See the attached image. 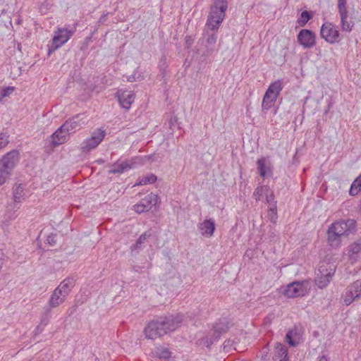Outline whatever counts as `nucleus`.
Listing matches in <instances>:
<instances>
[{"mask_svg":"<svg viewBox=\"0 0 361 361\" xmlns=\"http://www.w3.org/2000/svg\"><path fill=\"white\" fill-rule=\"evenodd\" d=\"M217 36L214 33L208 34L207 38L206 39V42L208 47V49H210L212 50L214 49V47L216 42Z\"/></svg>","mask_w":361,"mask_h":361,"instance_id":"e433bc0d","label":"nucleus"},{"mask_svg":"<svg viewBox=\"0 0 361 361\" xmlns=\"http://www.w3.org/2000/svg\"><path fill=\"white\" fill-rule=\"evenodd\" d=\"M57 234L51 233L47 236V241L49 245L54 246L56 244Z\"/></svg>","mask_w":361,"mask_h":361,"instance_id":"a19ab883","label":"nucleus"},{"mask_svg":"<svg viewBox=\"0 0 361 361\" xmlns=\"http://www.w3.org/2000/svg\"><path fill=\"white\" fill-rule=\"evenodd\" d=\"M65 129L59 128L50 137V145L52 147H56L65 143L68 140V135Z\"/></svg>","mask_w":361,"mask_h":361,"instance_id":"a211bd4d","label":"nucleus"},{"mask_svg":"<svg viewBox=\"0 0 361 361\" xmlns=\"http://www.w3.org/2000/svg\"><path fill=\"white\" fill-rule=\"evenodd\" d=\"M356 222L353 219L341 221L332 224L329 227L342 236H348L355 229Z\"/></svg>","mask_w":361,"mask_h":361,"instance_id":"1a4fd4ad","label":"nucleus"},{"mask_svg":"<svg viewBox=\"0 0 361 361\" xmlns=\"http://www.w3.org/2000/svg\"><path fill=\"white\" fill-rule=\"evenodd\" d=\"M274 361H288L287 348L281 343H276L274 345Z\"/></svg>","mask_w":361,"mask_h":361,"instance_id":"412c9836","label":"nucleus"},{"mask_svg":"<svg viewBox=\"0 0 361 361\" xmlns=\"http://www.w3.org/2000/svg\"><path fill=\"white\" fill-rule=\"evenodd\" d=\"M285 338L289 345L295 347L300 343V336L298 332L290 330L287 332Z\"/></svg>","mask_w":361,"mask_h":361,"instance_id":"a878e982","label":"nucleus"},{"mask_svg":"<svg viewBox=\"0 0 361 361\" xmlns=\"http://www.w3.org/2000/svg\"><path fill=\"white\" fill-rule=\"evenodd\" d=\"M354 183V186L357 185L361 188V174L353 182Z\"/></svg>","mask_w":361,"mask_h":361,"instance_id":"de8ad7c7","label":"nucleus"},{"mask_svg":"<svg viewBox=\"0 0 361 361\" xmlns=\"http://www.w3.org/2000/svg\"><path fill=\"white\" fill-rule=\"evenodd\" d=\"M360 190H361V188L360 186H358L357 185H355L354 186V183H352L350 190H349V193L350 195L355 196L358 194V192L360 191Z\"/></svg>","mask_w":361,"mask_h":361,"instance_id":"79ce46f5","label":"nucleus"},{"mask_svg":"<svg viewBox=\"0 0 361 361\" xmlns=\"http://www.w3.org/2000/svg\"><path fill=\"white\" fill-rule=\"evenodd\" d=\"M268 219L270 221L275 224L277 221L278 216H277V209L276 204H274L271 206L268 211Z\"/></svg>","mask_w":361,"mask_h":361,"instance_id":"f704fd0d","label":"nucleus"},{"mask_svg":"<svg viewBox=\"0 0 361 361\" xmlns=\"http://www.w3.org/2000/svg\"><path fill=\"white\" fill-rule=\"evenodd\" d=\"M361 296V279L351 283L347 288L344 302L349 305L352 302Z\"/></svg>","mask_w":361,"mask_h":361,"instance_id":"4468645a","label":"nucleus"},{"mask_svg":"<svg viewBox=\"0 0 361 361\" xmlns=\"http://www.w3.org/2000/svg\"><path fill=\"white\" fill-rule=\"evenodd\" d=\"M334 272L335 269L330 268V269H328L326 266H320L315 279L316 285L319 288H325L330 282Z\"/></svg>","mask_w":361,"mask_h":361,"instance_id":"9d476101","label":"nucleus"},{"mask_svg":"<svg viewBox=\"0 0 361 361\" xmlns=\"http://www.w3.org/2000/svg\"><path fill=\"white\" fill-rule=\"evenodd\" d=\"M14 91L13 87H6L5 88L0 90V100H1L3 98L9 96Z\"/></svg>","mask_w":361,"mask_h":361,"instance_id":"58836bf2","label":"nucleus"},{"mask_svg":"<svg viewBox=\"0 0 361 361\" xmlns=\"http://www.w3.org/2000/svg\"><path fill=\"white\" fill-rule=\"evenodd\" d=\"M338 11L341 16V27L343 31L350 32L353 26L352 21H348V11L347 9V0H337Z\"/></svg>","mask_w":361,"mask_h":361,"instance_id":"9b49d317","label":"nucleus"},{"mask_svg":"<svg viewBox=\"0 0 361 361\" xmlns=\"http://www.w3.org/2000/svg\"><path fill=\"white\" fill-rule=\"evenodd\" d=\"M339 233L329 227L327 230V240L329 245L332 247H338L341 245V238Z\"/></svg>","mask_w":361,"mask_h":361,"instance_id":"5701e85b","label":"nucleus"},{"mask_svg":"<svg viewBox=\"0 0 361 361\" xmlns=\"http://www.w3.org/2000/svg\"><path fill=\"white\" fill-rule=\"evenodd\" d=\"M9 143L8 135L6 133H0V151L5 148Z\"/></svg>","mask_w":361,"mask_h":361,"instance_id":"4c0bfd02","label":"nucleus"},{"mask_svg":"<svg viewBox=\"0 0 361 361\" xmlns=\"http://www.w3.org/2000/svg\"><path fill=\"white\" fill-rule=\"evenodd\" d=\"M264 192V186H258L255 189V190L253 193V196L255 197V198L257 201L259 200V199L262 197V195H263Z\"/></svg>","mask_w":361,"mask_h":361,"instance_id":"ea45409f","label":"nucleus"},{"mask_svg":"<svg viewBox=\"0 0 361 361\" xmlns=\"http://www.w3.org/2000/svg\"><path fill=\"white\" fill-rule=\"evenodd\" d=\"M140 75L136 77V73H134L133 74L127 77V80L130 82H133L137 80H140Z\"/></svg>","mask_w":361,"mask_h":361,"instance_id":"c03bdc74","label":"nucleus"},{"mask_svg":"<svg viewBox=\"0 0 361 361\" xmlns=\"http://www.w3.org/2000/svg\"><path fill=\"white\" fill-rule=\"evenodd\" d=\"M227 8V0H214L207 17V25L212 30H217L225 18Z\"/></svg>","mask_w":361,"mask_h":361,"instance_id":"7ed1b4c3","label":"nucleus"},{"mask_svg":"<svg viewBox=\"0 0 361 361\" xmlns=\"http://www.w3.org/2000/svg\"><path fill=\"white\" fill-rule=\"evenodd\" d=\"M66 298V297L65 295L55 289L53 291L49 298L48 305L46 306V307H50V310H51V308H55L62 304L65 301Z\"/></svg>","mask_w":361,"mask_h":361,"instance_id":"4be33fe9","label":"nucleus"},{"mask_svg":"<svg viewBox=\"0 0 361 361\" xmlns=\"http://www.w3.org/2000/svg\"><path fill=\"white\" fill-rule=\"evenodd\" d=\"M106 135V131L98 128L93 131L90 137L86 139L82 144L80 149L83 153H87L95 149L104 140Z\"/></svg>","mask_w":361,"mask_h":361,"instance_id":"39448f33","label":"nucleus"},{"mask_svg":"<svg viewBox=\"0 0 361 361\" xmlns=\"http://www.w3.org/2000/svg\"><path fill=\"white\" fill-rule=\"evenodd\" d=\"M120 105L128 110L135 99V94L132 91L118 90L116 93Z\"/></svg>","mask_w":361,"mask_h":361,"instance_id":"dca6fc26","label":"nucleus"},{"mask_svg":"<svg viewBox=\"0 0 361 361\" xmlns=\"http://www.w3.org/2000/svg\"><path fill=\"white\" fill-rule=\"evenodd\" d=\"M350 252L353 254H357L361 251V244L354 243L350 246Z\"/></svg>","mask_w":361,"mask_h":361,"instance_id":"37998d69","label":"nucleus"},{"mask_svg":"<svg viewBox=\"0 0 361 361\" xmlns=\"http://www.w3.org/2000/svg\"><path fill=\"white\" fill-rule=\"evenodd\" d=\"M193 44V39L190 36H187L185 37V45L188 48L190 47Z\"/></svg>","mask_w":361,"mask_h":361,"instance_id":"a18cd8bd","label":"nucleus"},{"mask_svg":"<svg viewBox=\"0 0 361 361\" xmlns=\"http://www.w3.org/2000/svg\"><path fill=\"white\" fill-rule=\"evenodd\" d=\"M183 321V315L177 314L160 317L149 322L144 329L147 338L155 339L164 336L170 331H175Z\"/></svg>","mask_w":361,"mask_h":361,"instance_id":"f257e3e1","label":"nucleus"},{"mask_svg":"<svg viewBox=\"0 0 361 361\" xmlns=\"http://www.w3.org/2000/svg\"><path fill=\"white\" fill-rule=\"evenodd\" d=\"M312 17L311 13L304 11L301 13L300 17L298 20L300 26H304Z\"/></svg>","mask_w":361,"mask_h":361,"instance_id":"72a5a7b5","label":"nucleus"},{"mask_svg":"<svg viewBox=\"0 0 361 361\" xmlns=\"http://www.w3.org/2000/svg\"><path fill=\"white\" fill-rule=\"evenodd\" d=\"M230 328L229 322L226 318L220 319L213 325L212 332L216 338H219L221 335L228 331Z\"/></svg>","mask_w":361,"mask_h":361,"instance_id":"6ab92c4d","label":"nucleus"},{"mask_svg":"<svg viewBox=\"0 0 361 361\" xmlns=\"http://www.w3.org/2000/svg\"><path fill=\"white\" fill-rule=\"evenodd\" d=\"M24 186L23 184L20 183L16 185V187L13 189V198L14 202L12 204H9L8 208V219H13L17 217L18 214H16L18 209L20 208L19 203L21 202L22 198L23 197L24 193Z\"/></svg>","mask_w":361,"mask_h":361,"instance_id":"423d86ee","label":"nucleus"},{"mask_svg":"<svg viewBox=\"0 0 361 361\" xmlns=\"http://www.w3.org/2000/svg\"><path fill=\"white\" fill-rule=\"evenodd\" d=\"M75 283V279L74 277H67L56 288L58 292H60L63 295L67 297L71 293L72 288L74 287Z\"/></svg>","mask_w":361,"mask_h":361,"instance_id":"aec40b11","label":"nucleus"},{"mask_svg":"<svg viewBox=\"0 0 361 361\" xmlns=\"http://www.w3.org/2000/svg\"><path fill=\"white\" fill-rule=\"evenodd\" d=\"M155 353L160 359L168 360L171 357V352L166 348H157L155 350Z\"/></svg>","mask_w":361,"mask_h":361,"instance_id":"2f4dec72","label":"nucleus"},{"mask_svg":"<svg viewBox=\"0 0 361 361\" xmlns=\"http://www.w3.org/2000/svg\"><path fill=\"white\" fill-rule=\"evenodd\" d=\"M199 228L203 235L212 236L215 230L214 221L212 219H206L200 224Z\"/></svg>","mask_w":361,"mask_h":361,"instance_id":"393cba45","label":"nucleus"},{"mask_svg":"<svg viewBox=\"0 0 361 361\" xmlns=\"http://www.w3.org/2000/svg\"><path fill=\"white\" fill-rule=\"evenodd\" d=\"M320 35L323 39L330 44L338 42L339 37L338 30L331 23H326L322 25Z\"/></svg>","mask_w":361,"mask_h":361,"instance_id":"f8f14e48","label":"nucleus"},{"mask_svg":"<svg viewBox=\"0 0 361 361\" xmlns=\"http://www.w3.org/2000/svg\"><path fill=\"white\" fill-rule=\"evenodd\" d=\"M158 196L153 194L152 192L148 194L144 199H142L140 203L134 205V210L141 214L149 211L152 205H155L158 201Z\"/></svg>","mask_w":361,"mask_h":361,"instance_id":"ddd939ff","label":"nucleus"},{"mask_svg":"<svg viewBox=\"0 0 361 361\" xmlns=\"http://www.w3.org/2000/svg\"><path fill=\"white\" fill-rule=\"evenodd\" d=\"M309 289V282L307 281H295L286 286L283 293L288 298H298L305 295Z\"/></svg>","mask_w":361,"mask_h":361,"instance_id":"20e7f679","label":"nucleus"},{"mask_svg":"<svg viewBox=\"0 0 361 361\" xmlns=\"http://www.w3.org/2000/svg\"><path fill=\"white\" fill-rule=\"evenodd\" d=\"M318 361H329L327 357L325 355H322L319 357Z\"/></svg>","mask_w":361,"mask_h":361,"instance_id":"09e8293b","label":"nucleus"},{"mask_svg":"<svg viewBox=\"0 0 361 361\" xmlns=\"http://www.w3.org/2000/svg\"><path fill=\"white\" fill-rule=\"evenodd\" d=\"M19 160L20 153L16 149L7 152L0 159V185L10 178Z\"/></svg>","mask_w":361,"mask_h":361,"instance_id":"f03ea898","label":"nucleus"},{"mask_svg":"<svg viewBox=\"0 0 361 361\" xmlns=\"http://www.w3.org/2000/svg\"><path fill=\"white\" fill-rule=\"evenodd\" d=\"M86 123V118L84 114H77L66 121L61 126V129H65L66 133H73L80 129Z\"/></svg>","mask_w":361,"mask_h":361,"instance_id":"6e6552de","label":"nucleus"},{"mask_svg":"<svg viewBox=\"0 0 361 361\" xmlns=\"http://www.w3.org/2000/svg\"><path fill=\"white\" fill-rule=\"evenodd\" d=\"M73 32L67 29L59 28L54 32V36L52 39V42L49 48V55L52 51H54L63 44H64L72 36Z\"/></svg>","mask_w":361,"mask_h":361,"instance_id":"0eeeda50","label":"nucleus"},{"mask_svg":"<svg viewBox=\"0 0 361 361\" xmlns=\"http://www.w3.org/2000/svg\"><path fill=\"white\" fill-rule=\"evenodd\" d=\"M237 344L236 338H228L224 343V349L226 351H229L231 348L236 349L235 345Z\"/></svg>","mask_w":361,"mask_h":361,"instance_id":"c9c22d12","label":"nucleus"},{"mask_svg":"<svg viewBox=\"0 0 361 361\" xmlns=\"http://www.w3.org/2000/svg\"><path fill=\"white\" fill-rule=\"evenodd\" d=\"M108 13L103 14L99 19V23L103 24L107 20Z\"/></svg>","mask_w":361,"mask_h":361,"instance_id":"49530a36","label":"nucleus"},{"mask_svg":"<svg viewBox=\"0 0 361 361\" xmlns=\"http://www.w3.org/2000/svg\"><path fill=\"white\" fill-rule=\"evenodd\" d=\"M219 338H215L214 334L212 332V335H207L200 338L197 341L199 345H202L209 348L213 343L217 341Z\"/></svg>","mask_w":361,"mask_h":361,"instance_id":"7c9ffc66","label":"nucleus"},{"mask_svg":"<svg viewBox=\"0 0 361 361\" xmlns=\"http://www.w3.org/2000/svg\"><path fill=\"white\" fill-rule=\"evenodd\" d=\"M276 99L277 97H276L274 95H272L266 91L263 97L262 108L264 110H269L276 101Z\"/></svg>","mask_w":361,"mask_h":361,"instance_id":"cd10ccee","label":"nucleus"},{"mask_svg":"<svg viewBox=\"0 0 361 361\" xmlns=\"http://www.w3.org/2000/svg\"><path fill=\"white\" fill-rule=\"evenodd\" d=\"M153 235V231L149 229L144 232L139 238L136 240L135 243L131 246V252L138 253L142 250L147 243V239Z\"/></svg>","mask_w":361,"mask_h":361,"instance_id":"f3484780","label":"nucleus"},{"mask_svg":"<svg viewBox=\"0 0 361 361\" xmlns=\"http://www.w3.org/2000/svg\"><path fill=\"white\" fill-rule=\"evenodd\" d=\"M298 41L305 49L312 48L315 45V35L310 30H301L298 35Z\"/></svg>","mask_w":361,"mask_h":361,"instance_id":"2eb2a0df","label":"nucleus"},{"mask_svg":"<svg viewBox=\"0 0 361 361\" xmlns=\"http://www.w3.org/2000/svg\"><path fill=\"white\" fill-rule=\"evenodd\" d=\"M131 169V164L128 161H116L111 165L109 173H122Z\"/></svg>","mask_w":361,"mask_h":361,"instance_id":"b1692460","label":"nucleus"},{"mask_svg":"<svg viewBox=\"0 0 361 361\" xmlns=\"http://www.w3.org/2000/svg\"><path fill=\"white\" fill-rule=\"evenodd\" d=\"M134 269H135V271H138V269H137L135 267H134Z\"/></svg>","mask_w":361,"mask_h":361,"instance_id":"3c124183","label":"nucleus"},{"mask_svg":"<svg viewBox=\"0 0 361 361\" xmlns=\"http://www.w3.org/2000/svg\"><path fill=\"white\" fill-rule=\"evenodd\" d=\"M257 169L259 171V175L265 178L270 173H271V171L269 167L266 166V159L262 157L257 160Z\"/></svg>","mask_w":361,"mask_h":361,"instance_id":"c85d7f7f","label":"nucleus"},{"mask_svg":"<svg viewBox=\"0 0 361 361\" xmlns=\"http://www.w3.org/2000/svg\"><path fill=\"white\" fill-rule=\"evenodd\" d=\"M273 198H274V195L272 194H271L270 196L267 195V202H269Z\"/></svg>","mask_w":361,"mask_h":361,"instance_id":"8fccbe9b","label":"nucleus"},{"mask_svg":"<svg viewBox=\"0 0 361 361\" xmlns=\"http://www.w3.org/2000/svg\"><path fill=\"white\" fill-rule=\"evenodd\" d=\"M157 178L155 175H154L153 173H149L145 176L140 178L137 185H143L147 183H154L157 180Z\"/></svg>","mask_w":361,"mask_h":361,"instance_id":"473e14b6","label":"nucleus"},{"mask_svg":"<svg viewBox=\"0 0 361 361\" xmlns=\"http://www.w3.org/2000/svg\"><path fill=\"white\" fill-rule=\"evenodd\" d=\"M283 89L282 82L280 80H276L272 82L268 87L267 92L278 97L281 91Z\"/></svg>","mask_w":361,"mask_h":361,"instance_id":"c756f323","label":"nucleus"},{"mask_svg":"<svg viewBox=\"0 0 361 361\" xmlns=\"http://www.w3.org/2000/svg\"><path fill=\"white\" fill-rule=\"evenodd\" d=\"M51 310H50V307H45L44 308V312L41 317L40 324L36 327V330L37 331H42L44 326L48 324L51 317Z\"/></svg>","mask_w":361,"mask_h":361,"instance_id":"bb28decb","label":"nucleus"}]
</instances>
